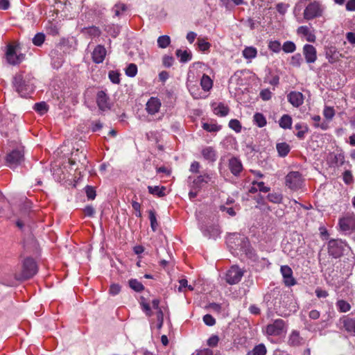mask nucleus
Instances as JSON below:
<instances>
[{
	"instance_id": "1",
	"label": "nucleus",
	"mask_w": 355,
	"mask_h": 355,
	"mask_svg": "<svg viewBox=\"0 0 355 355\" xmlns=\"http://www.w3.org/2000/svg\"><path fill=\"white\" fill-rule=\"evenodd\" d=\"M12 85L15 91L23 98H27L34 91L33 84L25 79L21 73H17L13 77Z\"/></svg>"
},
{
	"instance_id": "2",
	"label": "nucleus",
	"mask_w": 355,
	"mask_h": 355,
	"mask_svg": "<svg viewBox=\"0 0 355 355\" xmlns=\"http://www.w3.org/2000/svg\"><path fill=\"white\" fill-rule=\"evenodd\" d=\"M349 246L340 239H331L328 243V253L335 259L339 258L343 254L344 251Z\"/></svg>"
},
{
	"instance_id": "3",
	"label": "nucleus",
	"mask_w": 355,
	"mask_h": 355,
	"mask_svg": "<svg viewBox=\"0 0 355 355\" xmlns=\"http://www.w3.org/2000/svg\"><path fill=\"white\" fill-rule=\"evenodd\" d=\"M37 265L35 261L32 258L28 257L23 261L22 271L19 279H30L37 272Z\"/></svg>"
},
{
	"instance_id": "4",
	"label": "nucleus",
	"mask_w": 355,
	"mask_h": 355,
	"mask_svg": "<svg viewBox=\"0 0 355 355\" xmlns=\"http://www.w3.org/2000/svg\"><path fill=\"white\" fill-rule=\"evenodd\" d=\"M339 226L342 232L345 234L354 233L352 239L355 241V216L347 215L339 220Z\"/></svg>"
},
{
	"instance_id": "5",
	"label": "nucleus",
	"mask_w": 355,
	"mask_h": 355,
	"mask_svg": "<svg viewBox=\"0 0 355 355\" xmlns=\"http://www.w3.org/2000/svg\"><path fill=\"white\" fill-rule=\"evenodd\" d=\"M322 12L323 8L319 2H311L306 6L304 10V18L311 20L322 16Z\"/></svg>"
},
{
	"instance_id": "6",
	"label": "nucleus",
	"mask_w": 355,
	"mask_h": 355,
	"mask_svg": "<svg viewBox=\"0 0 355 355\" xmlns=\"http://www.w3.org/2000/svg\"><path fill=\"white\" fill-rule=\"evenodd\" d=\"M303 184L302 175L298 171L290 172L286 176V185L291 190L296 191L300 189Z\"/></svg>"
},
{
	"instance_id": "7",
	"label": "nucleus",
	"mask_w": 355,
	"mask_h": 355,
	"mask_svg": "<svg viewBox=\"0 0 355 355\" xmlns=\"http://www.w3.org/2000/svg\"><path fill=\"white\" fill-rule=\"evenodd\" d=\"M213 176V173H203L202 174L198 175L192 180L191 187L192 189H198L200 191L205 184L214 182L212 180Z\"/></svg>"
},
{
	"instance_id": "8",
	"label": "nucleus",
	"mask_w": 355,
	"mask_h": 355,
	"mask_svg": "<svg viewBox=\"0 0 355 355\" xmlns=\"http://www.w3.org/2000/svg\"><path fill=\"white\" fill-rule=\"evenodd\" d=\"M286 324L282 319H277L266 326V331L270 336H279L283 332Z\"/></svg>"
},
{
	"instance_id": "9",
	"label": "nucleus",
	"mask_w": 355,
	"mask_h": 355,
	"mask_svg": "<svg viewBox=\"0 0 355 355\" xmlns=\"http://www.w3.org/2000/svg\"><path fill=\"white\" fill-rule=\"evenodd\" d=\"M6 58L9 64L12 65H16L19 64L23 60L24 55H17L16 53V46L12 44H8L7 46Z\"/></svg>"
},
{
	"instance_id": "10",
	"label": "nucleus",
	"mask_w": 355,
	"mask_h": 355,
	"mask_svg": "<svg viewBox=\"0 0 355 355\" xmlns=\"http://www.w3.org/2000/svg\"><path fill=\"white\" fill-rule=\"evenodd\" d=\"M243 275V271L236 266H233L227 272L226 281L230 284L239 283Z\"/></svg>"
},
{
	"instance_id": "11",
	"label": "nucleus",
	"mask_w": 355,
	"mask_h": 355,
	"mask_svg": "<svg viewBox=\"0 0 355 355\" xmlns=\"http://www.w3.org/2000/svg\"><path fill=\"white\" fill-rule=\"evenodd\" d=\"M24 159V153L19 150H15L6 157V162L10 168H15L20 164Z\"/></svg>"
},
{
	"instance_id": "12",
	"label": "nucleus",
	"mask_w": 355,
	"mask_h": 355,
	"mask_svg": "<svg viewBox=\"0 0 355 355\" xmlns=\"http://www.w3.org/2000/svg\"><path fill=\"white\" fill-rule=\"evenodd\" d=\"M303 55L308 64L314 63L317 60L316 49L311 44H305L303 46Z\"/></svg>"
},
{
	"instance_id": "13",
	"label": "nucleus",
	"mask_w": 355,
	"mask_h": 355,
	"mask_svg": "<svg viewBox=\"0 0 355 355\" xmlns=\"http://www.w3.org/2000/svg\"><path fill=\"white\" fill-rule=\"evenodd\" d=\"M280 271L286 286H291L296 284V281L293 277V270L288 266H281Z\"/></svg>"
},
{
	"instance_id": "14",
	"label": "nucleus",
	"mask_w": 355,
	"mask_h": 355,
	"mask_svg": "<svg viewBox=\"0 0 355 355\" xmlns=\"http://www.w3.org/2000/svg\"><path fill=\"white\" fill-rule=\"evenodd\" d=\"M161 105L162 103L159 98L150 97L146 104V110L149 114L153 115L159 112Z\"/></svg>"
},
{
	"instance_id": "15",
	"label": "nucleus",
	"mask_w": 355,
	"mask_h": 355,
	"mask_svg": "<svg viewBox=\"0 0 355 355\" xmlns=\"http://www.w3.org/2000/svg\"><path fill=\"white\" fill-rule=\"evenodd\" d=\"M288 101L295 107H299L304 103V96L300 92L293 91L287 95Z\"/></svg>"
},
{
	"instance_id": "16",
	"label": "nucleus",
	"mask_w": 355,
	"mask_h": 355,
	"mask_svg": "<svg viewBox=\"0 0 355 355\" xmlns=\"http://www.w3.org/2000/svg\"><path fill=\"white\" fill-rule=\"evenodd\" d=\"M106 49L103 45H97L92 53V60L96 64L102 63L106 55Z\"/></svg>"
},
{
	"instance_id": "17",
	"label": "nucleus",
	"mask_w": 355,
	"mask_h": 355,
	"mask_svg": "<svg viewBox=\"0 0 355 355\" xmlns=\"http://www.w3.org/2000/svg\"><path fill=\"white\" fill-rule=\"evenodd\" d=\"M228 166L231 173L235 176L239 175L243 170V165L241 160L235 157L229 159Z\"/></svg>"
},
{
	"instance_id": "18",
	"label": "nucleus",
	"mask_w": 355,
	"mask_h": 355,
	"mask_svg": "<svg viewBox=\"0 0 355 355\" xmlns=\"http://www.w3.org/2000/svg\"><path fill=\"white\" fill-rule=\"evenodd\" d=\"M304 342V338L300 336V332L297 330L292 331L288 338V344L292 347L302 345Z\"/></svg>"
},
{
	"instance_id": "19",
	"label": "nucleus",
	"mask_w": 355,
	"mask_h": 355,
	"mask_svg": "<svg viewBox=\"0 0 355 355\" xmlns=\"http://www.w3.org/2000/svg\"><path fill=\"white\" fill-rule=\"evenodd\" d=\"M77 162L83 165L87 163L86 154L83 150L80 151L78 149L72 152L71 157L69 159V163L71 165L76 164Z\"/></svg>"
},
{
	"instance_id": "20",
	"label": "nucleus",
	"mask_w": 355,
	"mask_h": 355,
	"mask_svg": "<svg viewBox=\"0 0 355 355\" xmlns=\"http://www.w3.org/2000/svg\"><path fill=\"white\" fill-rule=\"evenodd\" d=\"M326 58L329 62L333 64L338 61L341 54L337 51L336 47L330 46L326 49Z\"/></svg>"
},
{
	"instance_id": "21",
	"label": "nucleus",
	"mask_w": 355,
	"mask_h": 355,
	"mask_svg": "<svg viewBox=\"0 0 355 355\" xmlns=\"http://www.w3.org/2000/svg\"><path fill=\"white\" fill-rule=\"evenodd\" d=\"M108 97L103 91H100L97 94L96 103L100 110H105L109 108Z\"/></svg>"
},
{
	"instance_id": "22",
	"label": "nucleus",
	"mask_w": 355,
	"mask_h": 355,
	"mask_svg": "<svg viewBox=\"0 0 355 355\" xmlns=\"http://www.w3.org/2000/svg\"><path fill=\"white\" fill-rule=\"evenodd\" d=\"M235 239L237 241V243H236L237 248L243 252H245L246 250H248L251 247L250 241L247 237L241 235H236Z\"/></svg>"
},
{
	"instance_id": "23",
	"label": "nucleus",
	"mask_w": 355,
	"mask_h": 355,
	"mask_svg": "<svg viewBox=\"0 0 355 355\" xmlns=\"http://www.w3.org/2000/svg\"><path fill=\"white\" fill-rule=\"evenodd\" d=\"M343 324L346 331L352 336H355V319L344 317Z\"/></svg>"
},
{
	"instance_id": "24",
	"label": "nucleus",
	"mask_w": 355,
	"mask_h": 355,
	"mask_svg": "<svg viewBox=\"0 0 355 355\" xmlns=\"http://www.w3.org/2000/svg\"><path fill=\"white\" fill-rule=\"evenodd\" d=\"M203 157L209 162H214L216 159V153L212 147H206L202 150Z\"/></svg>"
},
{
	"instance_id": "25",
	"label": "nucleus",
	"mask_w": 355,
	"mask_h": 355,
	"mask_svg": "<svg viewBox=\"0 0 355 355\" xmlns=\"http://www.w3.org/2000/svg\"><path fill=\"white\" fill-rule=\"evenodd\" d=\"M276 148L279 156L282 157H286L291 150L290 146L286 142L278 143L276 145Z\"/></svg>"
},
{
	"instance_id": "26",
	"label": "nucleus",
	"mask_w": 355,
	"mask_h": 355,
	"mask_svg": "<svg viewBox=\"0 0 355 355\" xmlns=\"http://www.w3.org/2000/svg\"><path fill=\"white\" fill-rule=\"evenodd\" d=\"M175 55L180 58L181 62H187L192 58V53L187 50L182 51L178 49L175 52Z\"/></svg>"
},
{
	"instance_id": "27",
	"label": "nucleus",
	"mask_w": 355,
	"mask_h": 355,
	"mask_svg": "<svg viewBox=\"0 0 355 355\" xmlns=\"http://www.w3.org/2000/svg\"><path fill=\"white\" fill-rule=\"evenodd\" d=\"M200 85L203 90L207 92L212 88L213 81L209 76L203 74L200 80Z\"/></svg>"
},
{
	"instance_id": "28",
	"label": "nucleus",
	"mask_w": 355,
	"mask_h": 355,
	"mask_svg": "<svg viewBox=\"0 0 355 355\" xmlns=\"http://www.w3.org/2000/svg\"><path fill=\"white\" fill-rule=\"evenodd\" d=\"M279 126L283 129H289L292 125V118L288 114H284L279 121Z\"/></svg>"
},
{
	"instance_id": "29",
	"label": "nucleus",
	"mask_w": 355,
	"mask_h": 355,
	"mask_svg": "<svg viewBox=\"0 0 355 355\" xmlns=\"http://www.w3.org/2000/svg\"><path fill=\"white\" fill-rule=\"evenodd\" d=\"M267 349L263 344L256 345L252 350L248 352L246 355H266Z\"/></svg>"
},
{
	"instance_id": "30",
	"label": "nucleus",
	"mask_w": 355,
	"mask_h": 355,
	"mask_svg": "<svg viewBox=\"0 0 355 355\" xmlns=\"http://www.w3.org/2000/svg\"><path fill=\"white\" fill-rule=\"evenodd\" d=\"M129 286L136 292H141L144 290V285L136 279H131L128 282Z\"/></svg>"
},
{
	"instance_id": "31",
	"label": "nucleus",
	"mask_w": 355,
	"mask_h": 355,
	"mask_svg": "<svg viewBox=\"0 0 355 355\" xmlns=\"http://www.w3.org/2000/svg\"><path fill=\"white\" fill-rule=\"evenodd\" d=\"M254 122L259 128H262L266 125V117L261 113H256L254 115Z\"/></svg>"
},
{
	"instance_id": "32",
	"label": "nucleus",
	"mask_w": 355,
	"mask_h": 355,
	"mask_svg": "<svg viewBox=\"0 0 355 355\" xmlns=\"http://www.w3.org/2000/svg\"><path fill=\"white\" fill-rule=\"evenodd\" d=\"M257 49L252 46L246 47L243 51V55L245 58H247V59L254 58L257 56Z\"/></svg>"
},
{
	"instance_id": "33",
	"label": "nucleus",
	"mask_w": 355,
	"mask_h": 355,
	"mask_svg": "<svg viewBox=\"0 0 355 355\" xmlns=\"http://www.w3.org/2000/svg\"><path fill=\"white\" fill-rule=\"evenodd\" d=\"M148 189L150 193L153 195H157L159 197H162L165 196L164 190L165 188L162 187V188H159L158 186H148Z\"/></svg>"
},
{
	"instance_id": "34",
	"label": "nucleus",
	"mask_w": 355,
	"mask_h": 355,
	"mask_svg": "<svg viewBox=\"0 0 355 355\" xmlns=\"http://www.w3.org/2000/svg\"><path fill=\"white\" fill-rule=\"evenodd\" d=\"M312 120L315 122L313 125L315 128H320L323 130H326L329 128V125L327 122L323 121L322 123H319L321 118L319 115H315L311 117Z\"/></svg>"
},
{
	"instance_id": "35",
	"label": "nucleus",
	"mask_w": 355,
	"mask_h": 355,
	"mask_svg": "<svg viewBox=\"0 0 355 355\" xmlns=\"http://www.w3.org/2000/svg\"><path fill=\"white\" fill-rule=\"evenodd\" d=\"M171 43V38L168 35L159 36L157 39V45L161 49H165Z\"/></svg>"
},
{
	"instance_id": "36",
	"label": "nucleus",
	"mask_w": 355,
	"mask_h": 355,
	"mask_svg": "<svg viewBox=\"0 0 355 355\" xmlns=\"http://www.w3.org/2000/svg\"><path fill=\"white\" fill-rule=\"evenodd\" d=\"M336 306L340 312L346 313L351 309L350 304L343 300H340L336 302Z\"/></svg>"
},
{
	"instance_id": "37",
	"label": "nucleus",
	"mask_w": 355,
	"mask_h": 355,
	"mask_svg": "<svg viewBox=\"0 0 355 355\" xmlns=\"http://www.w3.org/2000/svg\"><path fill=\"white\" fill-rule=\"evenodd\" d=\"M302 62V58L300 53L293 55L290 60V64L294 67H300Z\"/></svg>"
},
{
	"instance_id": "38",
	"label": "nucleus",
	"mask_w": 355,
	"mask_h": 355,
	"mask_svg": "<svg viewBox=\"0 0 355 355\" xmlns=\"http://www.w3.org/2000/svg\"><path fill=\"white\" fill-rule=\"evenodd\" d=\"M214 112L216 115L225 116L229 112V108L223 104H219L215 109Z\"/></svg>"
},
{
	"instance_id": "39",
	"label": "nucleus",
	"mask_w": 355,
	"mask_h": 355,
	"mask_svg": "<svg viewBox=\"0 0 355 355\" xmlns=\"http://www.w3.org/2000/svg\"><path fill=\"white\" fill-rule=\"evenodd\" d=\"M149 219L150 222V227L153 232H155L158 227V223L157 221L155 212L153 210L149 211Z\"/></svg>"
},
{
	"instance_id": "40",
	"label": "nucleus",
	"mask_w": 355,
	"mask_h": 355,
	"mask_svg": "<svg viewBox=\"0 0 355 355\" xmlns=\"http://www.w3.org/2000/svg\"><path fill=\"white\" fill-rule=\"evenodd\" d=\"M34 110L40 114H44L47 112L48 106L45 102H40L34 105Z\"/></svg>"
},
{
	"instance_id": "41",
	"label": "nucleus",
	"mask_w": 355,
	"mask_h": 355,
	"mask_svg": "<svg viewBox=\"0 0 355 355\" xmlns=\"http://www.w3.org/2000/svg\"><path fill=\"white\" fill-rule=\"evenodd\" d=\"M267 198L271 202L280 203L283 198L280 193H271L268 195Z\"/></svg>"
},
{
	"instance_id": "42",
	"label": "nucleus",
	"mask_w": 355,
	"mask_h": 355,
	"mask_svg": "<svg viewBox=\"0 0 355 355\" xmlns=\"http://www.w3.org/2000/svg\"><path fill=\"white\" fill-rule=\"evenodd\" d=\"M282 49L285 53H293L296 49V46L294 42L291 41H286L282 46Z\"/></svg>"
},
{
	"instance_id": "43",
	"label": "nucleus",
	"mask_w": 355,
	"mask_h": 355,
	"mask_svg": "<svg viewBox=\"0 0 355 355\" xmlns=\"http://www.w3.org/2000/svg\"><path fill=\"white\" fill-rule=\"evenodd\" d=\"M137 73V67L135 64H128L125 69V74L129 77H135Z\"/></svg>"
},
{
	"instance_id": "44",
	"label": "nucleus",
	"mask_w": 355,
	"mask_h": 355,
	"mask_svg": "<svg viewBox=\"0 0 355 355\" xmlns=\"http://www.w3.org/2000/svg\"><path fill=\"white\" fill-rule=\"evenodd\" d=\"M45 40V35L42 33H37L33 38V43L37 46H41Z\"/></svg>"
},
{
	"instance_id": "45",
	"label": "nucleus",
	"mask_w": 355,
	"mask_h": 355,
	"mask_svg": "<svg viewBox=\"0 0 355 355\" xmlns=\"http://www.w3.org/2000/svg\"><path fill=\"white\" fill-rule=\"evenodd\" d=\"M126 9L127 7L124 3H116L113 7L112 10L114 12L115 16L119 17L123 12L126 10Z\"/></svg>"
},
{
	"instance_id": "46",
	"label": "nucleus",
	"mask_w": 355,
	"mask_h": 355,
	"mask_svg": "<svg viewBox=\"0 0 355 355\" xmlns=\"http://www.w3.org/2000/svg\"><path fill=\"white\" fill-rule=\"evenodd\" d=\"M204 234L209 237L217 236L219 234V230L216 227H209L204 230Z\"/></svg>"
},
{
	"instance_id": "47",
	"label": "nucleus",
	"mask_w": 355,
	"mask_h": 355,
	"mask_svg": "<svg viewBox=\"0 0 355 355\" xmlns=\"http://www.w3.org/2000/svg\"><path fill=\"white\" fill-rule=\"evenodd\" d=\"M202 128L204 130L209 132H218L220 130V127L218 126L216 124L208 123H204L202 124Z\"/></svg>"
},
{
	"instance_id": "48",
	"label": "nucleus",
	"mask_w": 355,
	"mask_h": 355,
	"mask_svg": "<svg viewBox=\"0 0 355 355\" xmlns=\"http://www.w3.org/2000/svg\"><path fill=\"white\" fill-rule=\"evenodd\" d=\"M198 45L199 49L202 51H207L211 46L210 43L206 42L204 39L202 38H198Z\"/></svg>"
},
{
	"instance_id": "49",
	"label": "nucleus",
	"mask_w": 355,
	"mask_h": 355,
	"mask_svg": "<svg viewBox=\"0 0 355 355\" xmlns=\"http://www.w3.org/2000/svg\"><path fill=\"white\" fill-rule=\"evenodd\" d=\"M229 126L236 132H239L241 130V125L239 120L232 119L229 122Z\"/></svg>"
},
{
	"instance_id": "50",
	"label": "nucleus",
	"mask_w": 355,
	"mask_h": 355,
	"mask_svg": "<svg viewBox=\"0 0 355 355\" xmlns=\"http://www.w3.org/2000/svg\"><path fill=\"white\" fill-rule=\"evenodd\" d=\"M323 114L327 119L331 120L335 115L334 109L331 107H325Z\"/></svg>"
},
{
	"instance_id": "51",
	"label": "nucleus",
	"mask_w": 355,
	"mask_h": 355,
	"mask_svg": "<svg viewBox=\"0 0 355 355\" xmlns=\"http://www.w3.org/2000/svg\"><path fill=\"white\" fill-rule=\"evenodd\" d=\"M268 47L272 51L275 53H278L281 49V44L277 40L270 41L268 44Z\"/></svg>"
},
{
	"instance_id": "52",
	"label": "nucleus",
	"mask_w": 355,
	"mask_h": 355,
	"mask_svg": "<svg viewBox=\"0 0 355 355\" xmlns=\"http://www.w3.org/2000/svg\"><path fill=\"white\" fill-rule=\"evenodd\" d=\"M244 253L249 259H250L253 261H256L258 259L255 250L252 247H250L248 250H246V251Z\"/></svg>"
},
{
	"instance_id": "53",
	"label": "nucleus",
	"mask_w": 355,
	"mask_h": 355,
	"mask_svg": "<svg viewBox=\"0 0 355 355\" xmlns=\"http://www.w3.org/2000/svg\"><path fill=\"white\" fill-rule=\"evenodd\" d=\"M109 78L111 82L114 84H119L120 83L119 74L114 71L109 72Z\"/></svg>"
},
{
	"instance_id": "54",
	"label": "nucleus",
	"mask_w": 355,
	"mask_h": 355,
	"mask_svg": "<svg viewBox=\"0 0 355 355\" xmlns=\"http://www.w3.org/2000/svg\"><path fill=\"white\" fill-rule=\"evenodd\" d=\"M85 192H86L88 199L94 200L95 198L96 191L94 190V187H92L91 186H87L85 187Z\"/></svg>"
},
{
	"instance_id": "55",
	"label": "nucleus",
	"mask_w": 355,
	"mask_h": 355,
	"mask_svg": "<svg viewBox=\"0 0 355 355\" xmlns=\"http://www.w3.org/2000/svg\"><path fill=\"white\" fill-rule=\"evenodd\" d=\"M203 322L208 326H213L216 323V320L210 314H206L203 317Z\"/></svg>"
},
{
	"instance_id": "56",
	"label": "nucleus",
	"mask_w": 355,
	"mask_h": 355,
	"mask_svg": "<svg viewBox=\"0 0 355 355\" xmlns=\"http://www.w3.org/2000/svg\"><path fill=\"white\" fill-rule=\"evenodd\" d=\"M252 184L254 186V185H257L258 187V190L261 191V192H264V193H266V192H268L270 191V187H266L265 184H264V182H256V181H254L252 182Z\"/></svg>"
},
{
	"instance_id": "57",
	"label": "nucleus",
	"mask_w": 355,
	"mask_h": 355,
	"mask_svg": "<svg viewBox=\"0 0 355 355\" xmlns=\"http://www.w3.org/2000/svg\"><path fill=\"white\" fill-rule=\"evenodd\" d=\"M200 164L198 162L194 161L190 166L189 171L193 173L198 174L200 173Z\"/></svg>"
},
{
	"instance_id": "58",
	"label": "nucleus",
	"mask_w": 355,
	"mask_h": 355,
	"mask_svg": "<svg viewBox=\"0 0 355 355\" xmlns=\"http://www.w3.org/2000/svg\"><path fill=\"white\" fill-rule=\"evenodd\" d=\"M157 329H161L164 322V313L161 309L157 312Z\"/></svg>"
},
{
	"instance_id": "59",
	"label": "nucleus",
	"mask_w": 355,
	"mask_h": 355,
	"mask_svg": "<svg viewBox=\"0 0 355 355\" xmlns=\"http://www.w3.org/2000/svg\"><path fill=\"white\" fill-rule=\"evenodd\" d=\"M260 97L263 100V101H268V100H270L272 97V93L268 89H263L260 92Z\"/></svg>"
},
{
	"instance_id": "60",
	"label": "nucleus",
	"mask_w": 355,
	"mask_h": 355,
	"mask_svg": "<svg viewBox=\"0 0 355 355\" xmlns=\"http://www.w3.org/2000/svg\"><path fill=\"white\" fill-rule=\"evenodd\" d=\"M297 33L299 35H303L304 36H308V35H310L311 31L308 26H302L298 27V28L297 29Z\"/></svg>"
},
{
	"instance_id": "61",
	"label": "nucleus",
	"mask_w": 355,
	"mask_h": 355,
	"mask_svg": "<svg viewBox=\"0 0 355 355\" xmlns=\"http://www.w3.org/2000/svg\"><path fill=\"white\" fill-rule=\"evenodd\" d=\"M173 61H174V59L172 56H169V55H164L163 57V64L166 67H170L173 65Z\"/></svg>"
},
{
	"instance_id": "62",
	"label": "nucleus",
	"mask_w": 355,
	"mask_h": 355,
	"mask_svg": "<svg viewBox=\"0 0 355 355\" xmlns=\"http://www.w3.org/2000/svg\"><path fill=\"white\" fill-rule=\"evenodd\" d=\"M121 291V286L119 284H112L110 287L109 292L112 295H116Z\"/></svg>"
},
{
	"instance_id": "63",
	"label": "nucleus",
	"mask_w": 355,
	"mask_h": 355,
	"mask_svg": "<svg viewBox=\"0 0 355 355\" xmlns=\"http://www.w3.org/2000/svg\"><path fill=\"white\" fill-rule=\"evenodd\" d=\"M315 293L318 298H325L329 295L328 292L327 291L322 290L320 288H317L315 289Z\"/></svg>"
},
{
	"instance_id": "64",
	"label": "nucleus",
	"mask_w": 355,
	"mask_h": 355,
	"mask_svg": "<svg viewBox=\"0 0 355 355\" xmlns=\"http://www.w3.org/2000/svg\"><path fill=\"white\" fill-rule=\"evenodd\" d=\"M343 180L344 182L349 184L352 182L353 177L349 171H346L343 174Z\"/></svg>"
}]
</instances>
